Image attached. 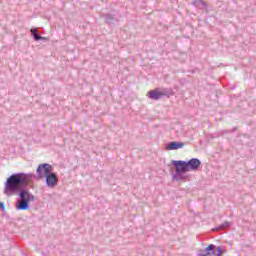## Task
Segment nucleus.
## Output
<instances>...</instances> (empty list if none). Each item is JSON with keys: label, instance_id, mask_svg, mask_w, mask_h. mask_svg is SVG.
I'll return each mask as SVG.
<instances>
[{"label": "nucleus", "instance_id": "nucleus-2", "mask_svg": "<svg viewBox=\"0 0 256 256\" xmlns=\"http://www.w3.org/2000/svg\"><path fill=\"white\" fill-rule=\"evenodd\" d=\"M20 199L16 201V209L18 211H28L31 207V201H35V196L31 194L28 190H22L19 193Z\"/></svg>", "mask_w": 256, "mask_h": 256}, {"label": "nucleus", "instance_id": "nucleus-9", "mask_svg": "<svg viewBox=\"0 0 256 256\" xmlns=\"http://www.w3.org/2000/svg\"><path fill=\"white\" fill-rule=\"evenodd\" d=\"M185 147V143L172 141L166 144L167 151H177V149H183Z\"/></svg>", "mask_w": 256, "mask_h": 256}, {"label": "nucleus", "instance_id": "nucleus-1", "mask_svg": "<svg viewBox=\"0 0 256 256\" xmlns=\"http://www.w3.org/2000/svg\"><path fill=\"white\" fill-rule=\"evenodd\" d=\"M32 179H35V174L33 173L12 174L5 182L4 194L15 195V193H21V191H27Z\"/></svg>", "mask_w": 256, "mask_h": 256}, {"label": "nucleus", "instance_id": "nucleus-10", "mask_svg": "<svg viewBox=\"0 0 256 256\" xmlns=\"http://www.w3.org/2000/svg\"><path fill=\"white\" fill-rule=\"evenodd\" d=\"M30 33H31V35H32V37H33V39H34V41H41V40H43V41H45L47 38H45V37H43V36H41V35H39V34H37V30L36 29H31L30 30Z\"/></svg>", "mask_w": 256, "mask_h": 256}, {"label": "nucleus", "instance_id": "nucleus-13", "mask_svg": "<svg viewBox=\"0 0 256 256\" xmlns=\"http://www.w3.org/2000/svg\"><path fill=\"white\" fill-rule=\"evenodd\" d=\"M104 18H105L106 23H108V25H113V23H115L117 21V19H115V16H113L111 14L104 15Z\"/></svg>", "mask_w": 256, "mask_h": 256}, {"label": "nucleus", "instance_id": "nucleus-5", "mask_svg": "<svg viewBox=\"0 0 256 256\" xmlns=\"http://www.w3.org/2000/svg\"><path fill=\"white\" fill-rule=\"evenodd\" d=\"M42 177H45L46 187L48 189H55V187L59 185V177L57 176V173L55 172L49 173V169L45 170V174L42 175Z\"/></svg>", "mask_w": 256, "mask_h": 256}, {"label": "nucleus", "instance_id": "nucleus-6", "mask_svg": "<svg viewBox=\"0 0 256 256\" xmlns=\"http://www.w3.org/2000/svg\"><path fill=\"white\" fill-rule=\"evenodd\" d=\"M223 255V250L220 248V246H215L214 244L208 245L204 249L203 252L199 253L198 256H221Z\"/></svg>", "mask_w": 256, "mask_h": 256}, {"label": "nucleus", "instance_id": "nucleus-4", "mask_svg": "<svg viewBox=\"0 0 256 256\" xmlns=\"http://www.w3.org/2000/svg\"><path fill=\"white\" fill-rule=\"evenodd\" d=\"M173 95V89L171 88H155L148 92L149 99L153 101H159V99H163V97H171Z\"/></svg>", "mask_w": 256, "mask_h": 256}, {"label": "nucleus", "instance_id": "nucleus-3", "mask_svg": "<svg viewBox=\"0 0 256 256\" xmlns=\"http://www.w3.org/2000/svg\"><path fill=\"white\" fill-rule=\"evenodd\" d=\"M172 165L175 167L176 174L174 177L176 181H186L187 176H185V173L189 171L187 167V161L173 160Z\"/></svg>", "mask_w": 256, "mask_h": 256}, {"label": "nucleus", "instance_id": "nucleus-14", "mask_svg": "<svg viewBox=\"0 0 256 256\" xmlns=\"http://www.w3.org/2000/svg\"><path fill=\"white\" fill-rule=\"evenodd\" d=\"M0 208L2 209V211H5V203H0Z\"/></svg>", "mask_w": 256, "mask_h": 256}, {"label": "nucleus", "instance_id": "nucleus-11", "mask_svg": "<svg viewBox=\"0 0 256 256\" xmlns=\"http://www.w3.org/2000/svg\"><path fill=\"white\" fill-rule=\"evenodd\" d=\"M192 5L197 7V9H204L205 7H207V3H205V1L203 0H194L192 2Z\"/></svg>", "mask_w": 256, "mask_h": 256}, {"label": "nucleus", "instance_id": "nucleus-7", "mask_svg": "<svg viewBox=\"0 0 256 256\" xmlns=\"http://www.w3.org/2000/svg\"><path fill=\"white\" fill-rule=\"evenodd\" d=\"M49 171V173H52L51 171V166L50 164H47V163H43V164H40L36 170V175L38 177V179H45V176H43L45 174V170Z\"/></svg>", "mask_w": 256, "mask_h": 256}, {"label": "nucleus", "instance_id": "nucleus-12", "mask_svg": "<svg viewBox=\"0 0 256 256\" xmlns=\"http://www.w3.org/2000/svg\"><path fill=\"white\" fill-rule=\"evenodd\" d=\"M231 225H233L232 222L226 221V222L222 223L220 226L216 227L215 231H221V230L229 229V227H231Z\"/></svg>", "mask_w": 256, "mask_h": 256}, {"label": "nucleus", "instance_id": "nucleus-8", "mask_svg": "<svg viewBox=\"0 0 256 256\" xmlns=\"http://www.w3.org/2000/svg\"><path fill=\"white\" fill-rule=\"evenodd\" d=\"M186 165L188 167V171H197V169L201 167V160L197 158H192L188 162H186Z\"/></svg>", "mask_w": 256, "mask_h": 256}]
</instances>
